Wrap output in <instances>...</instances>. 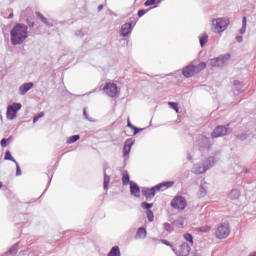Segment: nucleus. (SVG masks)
Here are the masks:
<instances>
[{
	"label": "nucleus",
	"instance_id": "22",
	"mask_svg": "<svg viewBox=\"0 0 256 256\" xmlns=\"http://www.w3.org/2000/svg\"><path fill=\"white\" fill-rule=\"evenodd\" d=\"M199 41H200V46L201 47H205V45H207L208 41H209V35H207V33H202L201 36L199 37Z\"/></svg>",
	"mask_w": 256,
	"mask_h": 256
},
{
	"label": "nucleus",
	"instance_id": "19",
	"mask_svg": "<svg viewBox=\"0 0 256 256\" xmlns=\"http://www.w3.org/2000/svg\"><path fill=\"white\" fill-rule=\"evenodd\" d=\"M147 237V230L144 227L138 228L135 239H145Z\"/></svg>",
	"mask_w": 256,
	"mask_h": 256
},
{
	"label": "nucleus",
	"instance_id": "29",
	"mask_svg": "<svg viewBox=\"0 0 256 256\" xmlns=\"http://www.w3.org/2000/svg\"><path fill=\"white\" fill-rule=\"evenodd\" d=\"M122 183H123V185H129V183H131V177L129 176L128 172H125L123 174Z\"/></svg>",
	"mask_w": 256,
	"mask_h": 256
},
{
	"label": "nucleus",
	"instance_id": "64",
	"mask_svg": "<svg viewBox=\"0 0 256 256\" xmlns=\"http://www.w3.org/2000/svg\"><path fill=\"white\" fill-rule=\"evenodd\" d=\"M51 183V179L49 180V183H48V185Z\"/></svg>",
	"mask_w": 256,
	"mask_h": 256
},
{
	"label": "nucleus",
	"instance_id": "54",
	"mask_svg": "<svg viewBox=\"0 0 256 256\" xmlns=\"http://www.w3.org/2000/svg\"><path fill=\"white\" fill-rule=\"evenodd\" d=\"M234 85L237 86V85H241V82L239 80H235L234 81Z\"/></svg>",
	"mask_w": 256,
	"mask_h": 256
},
{
	"label": "nucleus",
	"instance_id": "1",
	"mask_svg": "<svg viewBox=\"0 0 256 256\" xmlns=\"http://www.w3.org/2000/svg\"><path fill=\"white\" fill-rule=\"evenodd\" d=\"M27 25L25 24H16L10 31V40L12 45H22L25 42V39L29 37L27 32Z\"/></svg>",
	"mask_w": 256,
	"mask_h": 256
},
{
	"label": "nucleus",
	"instance_id": "10",
	"mask_svg": "<svg viewBox=\"0 0 256 256\" xmlns=\"http://www.w3.org/2000/svg\"><path fill=\"white\" fill-rule=\"evenodd\" d=\"M173 185H175L174 182L167 181L157 184L156 186L152 187V189L154 192L159 193V191H167V189H169V187H173Z\"/></svg>",
	"mask_w": 256,
	"mask_h": 256
},
{
	"label": "nucleus",
	"instance_id": "38",
	"mask_svg": "<svg viewBox=\"0 0 256 256\" xmlns=\"http://www.w3.org/2000/svg\"><path fill=\"white\" fill-rule=\"evenodd\" d=\"M164 231L168 233H173V226L170 223H164Z\"/></svg>",
	"mask_w": 256,
	"mask_h": 256
},
{
	"label": "nucleus",
	"instance_id": "32",
	"mask_svg": "<svg viewBox=\"0 0 256 256\" xmlns=\"http://www.w3.org/2000/svg\"><path fill=\"white\" fill-rule=\"evenodd\" d=\"M147 219L150 223H153L155 221V215L151 210H146Z\"/></svg>",
	"mask_w": 256,
	"mask_h": 256
},
{
	"label": "nucleus",
	"instance_id": "39",
	"mask_svg": "<svg viewBox=\"0 0 256 256\" xmlns=\"http://www.w3.org/2000/svg\"><path fill=\"white\" fill-rule=\"evenodd\" d=\"M199 231L201 232V233H209V231H211V226H201L200 228H199Z\"/></svg>",
	"mask_w": 256,
	"mask_h": 256
},
{
	"label": "nucleus",
	"instance_id": "61",
	"mask_svg": "<svg viewBox=\"0 0 256 256\" xmlns=\"http://www.w3.org/2000/svg\"><path fill=\"white\" fill-rule=\"evenodd\" d=\"M1 187H3V182H0V189H1Z\"/></svg>",
	"mask_w": 256,
	"mask_h": 256
},
{
	"label": "nucleus",
	"instance_id": "44",
	"mask_svg": "<svg viewBox=\"0 0 256 256\" xmlns=\"http://www.w3.org/2000/svg\"><path fill=\"white\" fill-rule=\"evenodd\" d=\"M15 165H16V177H21L22 175L21 166H19L18 162H16Z\"/></svg>",
	"mask_w": 256,
	"mask_h": 256
},
{
	"label": "nucleus",
	"instance_id": "18",
	"mask_svg": "<svg viewBox=\"0 0 256 256\" xmlns=\"http://www.w3.org/2000/svg\"><path fill=\"white\" fill-rule=\"evenodd\" d=\"M207 189L208 187L206 183L199 186V190L197 192L198 199H203L204 197H207Z\"/></svg>",
	"mask_w": 256,
	"mask_h": 256
},
{
	"label": "nucleus",
	"instance_id": "26",
	"mask_svg": "<svg viewBox=\"0 0 256 256\" xmlns=\"http://www.w3.org/2000/svg\"><path fill=\"white\" fill-rule=\"evenodd\" d=\"M109 183H111V177L107 175V170L104 169V190L109 189Z\"/></svg>",
	"mask_w": 256,
	"mask_h": 256
},
{
	"label": "nucleus",
	"instance_id": "9",
	"mask_svg": "<svg viewBox=\"0 0 256 256\" xmlns=\"http://www.w3.org/2000/svg\"><path fill=\"white\" fill-rule=\"evenodd\" d=\"M228 129L226 126H217L211 133L212 139H217L219 137H225L227 135Z\"/></svg>",
	"mask_w": 256,
	"mask_h": 256
},
{
	"label": "nucleus",
	"instance_id": "49",
	"mask_svg": "<svg viewBox=\"0 0 256 256\" xmlns=\"http://www.w3.org/2000/svg\"><path fill=\"white\" fill-rule=\"evenodd\" d=\"M174 223L177 227H183V220H177V221H174Z\"/></svg>",
	"mask_w": 256,
	"mask_h": 256
},
{
	"label": "nucleus",
	"instance_id": "59",
	"mask_svg": "<svg viewBox=\"0 0 256 256\" xmlns=\"http://www.w3.org/2000/svg\"><path fill=\"white\" fill-rule=\"evenodd\" d=\"M193 256H201V254H199V253H195Z\"/></svg>",
	"mask_w": 256,
	"mask_h": 256
},
{
	"label": "nucleus",
	"instance_id": "2",
	"mask_svg": "<svg viewBox=\"0 0 256 256\" xmlns=\"http://www.w3.org/2000/svg\"><path fill=\"white\" fill-rule=\"evenodd\" d=\"M215 163H217L215 156H210L202 162L195 164L193 173H195V175H203V173H206L208 169H211Z\"/></svg>",
	"mask_w": 256,
	"mask_h": 256
},
{
	"label": "nucleus",
	"instance_id": "50",
	"mask_svg": "<svg viewBox=\"0 0 256 256\" xmlns=\"http://www.w3.org/2000/svg\"><path fill=\"white\" fill-rule=\"evenodd\" d=\"M8 13H10V14H9V16L7 17V19H13V17H14L13 9H8Z\"/></svg>",
	"mask_w": 256,
	"mask_h": 256
},
{
	"label": "nucleus",
	"instance_id": "11",
	"mask_svg": "<svg viewBox=\"0 0 256 256\" xmlns=\"http://www.w3.org/2000/svg\"><path fill=\"white\" fill-rule=\"evenodd\" d=\"M182 75H184V77H186V78L193 77L194 75H197V70L195 68V65L189 64L188 66L183 68Z\"/></svg>",
	"mask_w": 256,
	"mask_h": 256
},
{
	"label": "nucleus",
	"instance_id": "36",
	"mask_svg": "<svg viewBox=\"0 0 256 256\" xmlns=\"http://www.w3.org/2000/svg\"><path fill=\"white\" fill-rule=\"evenodd\" d=\"M184 239H185V241H187L188 243H191V245H193V235H191L190 233H186V234H184Z\"/></svg>",
	"mask_w": 256,
	"mask_h": 256
},
{
	"label": "nucleus",
	"instance_id": "13",
	"mask_svg": "<svg viewBox=\"0 0 256 256\" xmlns=\"http://www.w3.org/2000/svg\"><path fill=\"white\" fill-rule=\"evenodd\" d=\"M132 32H133V26H131V24L125 23L121 26L120 35L122 37H129V35H131Z\"/></svg>",
	"mask_w": 256,
	"mask_h": 256
},
{
	"label": "nucleus",
	"instance_id": "47",
	"mask_svg": "<svg viewBox=\"0 0 256 256\" xmlns=\"http://www.w3.org/2000/svg\"><path fill=\"white\" fill-rule=\"evenodd\" d=\"M237 138L240 139V141H245V139H247V134L245 133L238 134Z\"/></svg>",
	"mask_w": 256,
	"mask_h": 256
},
{
	"label": "nucleus",
	"instance_id": "15",
	"mask_svg": "<svg viewBox=\"0 0 256 256\" xmlns=\"http://www.w3.org/2000/svg\"><path fill=\"white\" fill-rule=\"evenodd\" d=\"M130 193L134 197H140L141 195V189L139 188V185L133 181L130 182Z\"/></svg>",
	"mask_w": 256,
	"mask_h": 256
},
{
	"label": "nucleus",
	"instance_id": "28",
	"mask_svg": "<svg viewBox=\"0 0 256 256\" xmlns=\"http://www.w3.org/2000/svg\"><path fill=\"white\" fill-rule=\"evenodd\" d=\"M4 160L5 161H12L13 163H17V160H15V158H13V156L11 155V152L9 150H7L5 152Z\"/></svg>",
	"mask_w": 256,
	"mask_h": 256
},
{
	"label": "nucleus",
	"instance_id": "60",
	"mask_svg": "<svg viewBox=\"0 0 256 256\" xmlns=\"http://www.w3.org/2000/svg\"><path fill=\"white\" fill-rule=\"evenodd\" d=\"M111 15H114V17H117V14H115V13H113V12L111 13Z\"/></svg>",
	"mask_w": 256,
	"mask_h": 256
},
{
	"label": "nucleus",
	"instance_id": "42",
	"mask_svg": "<svg viewBox=\"0 0 256 256\" xmlns=\"http://www.w3.org/2000/svg\"><path fill=\"white\" fill-rule=\"evenodd\" d=\"M41 117H45L44 112H40L38 115L34 116L33 123H37V121H39V119H41Z\"/></svg>",
	"mask_w": 256,
	"mask_h": 256
},
{
	"label": "nucleus",
	"instance_id": "20",
	"mask_svg": "<svg viewBox=\"0 0 256 256\" xmlns=\"http://www.w3.org/2000/svg\"><path fill=\"white\" fill-rule=\"evenodd\" d=\"M36 15H37L38 19H40V21H42V23H44V25H47V27H53V23L49 22V20H47V18L45 16H43V14H41V12H36Z\"/></svg>",
	"mask_w": 256,
	"mask_h": 256
},
{
	"label": "nucleus",
	"instance_id": "41",
	"mask_svg": "<svg viewBox=\"0 0 256 256\" xmlns=\"http://www.w3.org/2000/svg\"><path fill=\"white\" fill-rule=\"evenodd\" d=\"M127 24L131 25V27H135V25H137V19L135 17H130Z\"/></svg>",
	"mask_w": 256,
	"mask_h": 256
},
{
	"label": "nucleus",
	"instance_id": "5",
	"mask_svg": "<svg viewBox=\"0 0 256 256\" xmlns=\"http://www.w3.org/2000/svg\"><path fill=\"white\" fill-rule=\"evenodd\" d=\"M231 233L229 223H221L216 229L215 235L217 239H227Z\"/></svg>",
	"mask_w": 256,
	"mask_h": 256
},
{
	"label": "nucleus",
	"instance_id": "37",
	"mask_svg": "<svg viewBox=\"0 0 256 256\" xmlns=\"http://www.w3.org/2000/svg\"><path fill=\"white\" fill-rule=\"evenodd\" d=\"M168 105L171 107V109H174L176 113H179V104L175 102H169Z\"/></svg>",
	"mask_w": 256,
	"mask_h": 256
},
{
	"label": "nucleus",
	"instance_id": "17",
	"mask_svg": "<svg viewBox=\"0 0 256 256\" xmlns=\"http://www.w3.org/2000/svg\"><path fill=\"white\" fill-rule=\"evenodd\" d=\"M155 190L153 188H142V195L144 197H146L147 201H149V199H153V197H155Z\"/></svg>",
	"mask_w": 256,
	"mask_h": 256
},
{
	"label": "nucleus",
	"instance_id": "4",
	"mask_svg": "<svg viewBox=\"0 0 256 256\" xmlns=\"http://www.w3.org/2000/svg\"><path fill=\"white\" fill-rule=\"evenodd\" d=\"M197 141L200 151H208L213 145V140L205 135H198Z\"/></svg>",
	"mask_w": 256,
	"mask_h": 256
},
{
	"label": "nucleus",
	"instance_id": "30",
	"mask_svg": "<svg viewBox=\"0 0 256 256\" xmlns=\"http://www.w3.org/2000/svg\"><path fill=\"white\" fill-rule=\"evenodd\" d=\"M79 139H81V136L73 135L68 138L67 143H68V145H71L72 143H77V141H79Z\"/></svg>",
	"mask_w": 256,
	"mask_h": 256
},
{
	"label": "nucleus",
	"instance_id": "40",
	"mask_svg": "<svg viewBox=\"0 0 256 256\" xmlns=\"http://www.w3.org/2000/svg\"><path fill=\"white\" fill-rule=\"evenodd\" d=\"M11 142V137H9L8 139L7 138H3L1 141H0V145L1 147H7V143Z\"/></svg>",
	"mask_w": 256,
	"mask_h": 256
},
{
	"label": "nucleus",
	"instance_id": "3",
	"mask_svg": "<svg viewBox=\"0 0 256 256\" xmlns=\"http://www.w3.org/2000/svg\"><path fill=\"white\" fill-rule=\"evenodd\" d=\"M229 19L226 17L215 18L212 20V27L217 33H223V31H227V27H229Z\"/></svg>",
	"mask_w": 256,
	"mask_h": 256
},
{
	"label": "nucleus",
	"instance_id": "33",
	"mask_svg": "<svg viewBox=\"0 0 256 256\" xmlns=\"http://www.w3.org/2000/svg\"><path fill=\"white\" fill-rule=\"evenodd\" d=\"M152 207H153V203H147V202L141 203V208L146 209V211H151Z\"/></svg>",
	"mask_w": 256,
	"mask_h": 256
},
{
	"label": "nucleus",
	"instance_id": "16",
	"mask_svg": "<svg viewBox=\"0 0 256 256\" xmlns=\"http://www.w3.org/2000/svg\"><path fill=\"white\" fill-rule=\"evenodd\" d=\"M133 139H127L124 143V148H123V155L124 157H127L129 153H131V148L133 147Z\"/></svg>",
	"mask_w": 256,
	"mask_h": 256
},
{
	"label": "nucleus",
	"instance_id": "7",
	"mask_svg": "<svg viewBox=\"0 0 256 256\" xmlns=\"http://www.w3.org/2000/svg\"><path fill=\"white\" fill-rule=\"evenodd\" d=\"M104 93L108 95V97H117V94L119 93V88H117V84L106 82L105 86L103 87Z\"/></svg>",
	"mask_w": 256,
	"mask_h": 256
},
{
	"label": "nucleus",
	"instance_id": "35",
	"mask_svg": "<svg viewBox=\"0 0 256 256\" xmlns=\"http://www.w3.org/2000/svg\"><path fill=\"white\" fill-rule=\"evenodd\" d=\"M83 115L87 121H90V123H95V120L93 118L89 117V113H87V108H84Z\"/></svg>",
	"mask_w": 256,
	"mask_h": 256
},
{
	"label": "nucleus",
	"instance_id": "24",
	"mask_svg": "<svg viewBox=\"0 0 256 256\" xmlns=\"http://www.w3.org/2000/svg\"><path fill=\"white\" fill-rule=\"evenodd\" d=\"M88 33H89V28H82L75 32V36L79 37L80 39H83V37H85V35H87Z\"/></svg>",
	"mask_w": 256,
	"mask_h": 256
},
{
	"label": "nucleus",
	"instance_id": "62",
	"mask_svg": "<svg viewBox=\"0 0 256 256\" xmlns=\"http://www.w3.org/2000/svg\"><path fill=\"white\" fill-rule=\"evenodd\" d=\"M10 3H15V0H10Z\"/></svg>",
	"mask_w": 256,
	"mask_h": 256
},
{
	"label": "nucleus",
	"instance_id": "55",
	"mask_svg": "<svg viewBox=\"0 0 256 256\" xmlns=\"http://www.w3.org/2000/svg\"><path fill=\"white\" fill-rule=\"evenodd\" d=\"M28 25H29V27H34L35 26V22H30Z\"/></svg>",
	"mask_w": 256,
	"mask_h": 256
},
{
	"label": "nucleus",
	"instance_id": "6",
	"mask_svg": "<svg viewBox=\"0 0 256 256\" xmlns=\"http://www.w3.org/2000/svg\"><path fill=\"white\" fill-rule=\"evenodd\" d=\"M171 207L178 211H185V208L187 207V200H185V197L183 196H176L171 201Z\"/></svg>",
	"mask_w": 256,
	"mask_h": 256
},
{
	"label": "nucleus",
	"instance_id": "21",
	"mask_svg": "<svg viewBox=\"0 0 256 256\" xmlns=\"http://www.w3.org/2000/svg\"><path fill=\"white\" fill-rule=\"evenodd\" d=\"M222 63H223V59H221V57L213 58V59H210L209 61V65L212 67H221Z\"/></svg>",
	"mask_w": 256,
	"mask_h": 256
},
{
	"label": "nucleus",
	"instance_id": "43",
	"mask_svg": "<svg viewBox=\"0 0 256 256\" xmlns=\"http://www.w3.org/2000/svg\"><path fill=\"white\" fill-rule=\"evenodd\" d=\"M6 117H7L8 121H13L15 119V118H11V117H13V111H9V108H7Z\"/></svg>",
	"mask_w": 256,
	"mask_h": 256
},
{
	"label": "nucleus",
	"instance_id": "57",
	"mask_svg": "<svg viewBox=\"0 0 256 256\" xmlns=\"http://www.w3.org/2000/svg\"><path fill=\"white\" fill-rule=\"evenodd\" d=\"M103 9V5L98 6V11H101Z\"/></svg>",
	"mask_w": 256,
	"mask_h": 256
},
{
	"label": "nucleus",
	"instance_id": "58",
	"mask_svg": "<svg viewBox=\"0 0 256 256\" xmlns=\"http://www.w3.org/2000/svg\"><path fill=\"white\" fill-rule=\"evenodd\" d=\"M249 256H256V251H254L253 253H251Z\"/></svg>",
	"mask_w": 256,
	"mask_h": 256
},
{
	"label": "nucleus",
	"instance_id": "51",
	"mask_svg": "<svg viewBox=\"0 0 256 256\" xmlns=\"http://www.w3.org/2000/svg\"><path fill=\"white\" fill-rule=\"evenodd\" d=\"M132 129L134 130V135H137V133H139L140 131H143V129L137 128L135 126Z\"/></svg>",
	"mask_w": 256,
	"mask_h": 256
},
{
	"label": "nucleus",
	"instance_id": "48",
	"mask_svg": "<svg viewBox=\"0 0 256 256\" xmlns=\"http://www.w3.org/2000/svg\"><path fill=\"white\" fill-rule=\"evenodd\" d=\"M145 13H147V11L145 9H141L138 11V17H143V15H145Z\"/></svg>",
	"mask_w": 256,
	"mask_h": 256
},
{
	"label": "nucleus",
	"instance_id": "56",
	"mask_svg": "<svg viewBox=\"0 0 256 256\" xmlns=\"http://www.w3.org/2000/svg\"><path fill=\"white\" fill-rule=\"evenodd\" d=\"M187 159H188V161H191V159H192L191 154H187Z\"/></svg>",
	"mask_w": 256,
	"mask_h": 256
},
{
	"label": "nucleus",
	"instance_id": "14",
	"mask_svg": "<svg viewBox=\"0 0 256 256\" xmlns=\"http://www.w3.org/2000/svg\"><path fill=\"white\" fill-rule=\"evenodd\" d=\"M33 82L24 83L19 87V95H27L33 89Z\"/></svg>",
	"mask_w": 256,
	"mask_h": 256
},
{
	"label": "nucleus",
	"instance_id": "25",
	"mask_svg": "<svg viewBox=\"0 0 256 256\" xmlns=\"http://www.w3.org/2000/svg\"><path fill=\"white\" fill-rule=\"evenodd\" d=\"M107 256H121V249H119V246H114L111 248Z\"/></svg>",
	"mask_w": 256,
	"mask_h": 256
},
{
	"label": "nucleus",
	"instance_id": "63",
	"mask_svg": "<svg viewBox=\"0 0 256 256\" xmlns=\"http://www.w3.org/2000/svg\"><path fill=\"white\" fill-rule=\"evenodd\" d=\"M161 1H163V0H157V3H161Z\"/></svg>",
	"mask_w": 256,
	"mask_h": 256
},
{
	"label": "nucleus",
	"instance_id": "31",
	"mask_svg": "<svg viewBox=\"0 0 256 256\" xmlns=\"http://www.w3.org/2000/svg\"><path fill=\"white\" fill-rule=\"evenodd\" d=\"M206 67H207V63L200 62L197 66H195L196 73H201V71H203V69H205Z\"/></svg>",
	"mask_w": 256,
	"mask_h": 256
},
{
	"label": "nucleus",
	"instance_id": "52",
	"mask_svg": "<svg viewBox=\"0 0 256 256\" xmlns=\"http://www.w3.org/2000/svg\"><path fill=\"white\" fill-rule=\"evenodd\" d=\"M237 43H243V36H236Z\"/></svg>",
	"mask_w": 256,
	"mask_h": 256
},
{
	"label": "nucleus",
	"instance_id": "46",
	"mask_svg": "<svg viewBox=\"0 0 256 256\" xmlns=\"http://www.w3.org/2000/svg\"><path fill=\"white\" fill-rule=\"evenodd\" d=\"M160 241L163 243V245H166L167 247H171V249H173V244H171V242H169L168 240L161 239Z\"/></svg>",
	"mask_w": 256,
	"mask_h": 256
},
{
	"label": "nucleus",
	"instance_id": "12",
	"mask_svg": "<svg viewBox=\"0 0 256 256\" xmlns=\"http://www.w3.org/2000/svg\"><path fill=\"white\" fill-rule=\"evenodd\" d=\"M23 105L21 103L14 102L12 105H8L7 109L9 111H13V115L11 116V119H17V112L21 111V108Z\"/></svg>",
	"mask_w": 256,
	"mask_h": 256
},
{
	"label": "nucleus",
	"instance_id": "34",
	"mask_svg": "<svg viewBox=\"0 0 256 256\" xmlns=\"http://www.w3.org/2000/svg\"><path fill=\"white\" fill-rule=\"evenodd\" d=\"M19 248V243L14 244L8 251L10 255H16L17 254V249Z\"/></svg>",
	"mask_w": 256,
	"mask_h": 256
},
{
	"label": "nucleus",
	"instance_id": "8",
	"mask_svg": "<svg viewBox=\"0 0 256 256\" xmlns=\"http://www.w3.org/2000/svg\"><path fill=\"white\" fill-rule=\"evenodd\" d=\"M173 253L177 256H188L191 253V246L189 243L184 242L177 248H172Z\"/></svg>",
	"mask_w": 256,
	"mask_h": 256
},
{
	"label": "nucleus",
	"instance_id": "23",
	"mask_svg": "<svg viewBox=\"0 0 256 256\" xmlns=\"http://www.w3.org/2000/svg\"><path fill=\"white\" fill-rule=\"evenodd\" d=\"M228 197L232 201H235V199H239V197H241V192H239L237 189H234L228 194Z\"/></svg>",
	"mask_w": 256,
	"mask_h": 256
},
{
	"label": "nucleus",
	"instance_id": "45",
	"mask_svg": "<svg viewBox=\"0 0 256 256\" xmlns=\"http://www.w3.org/2000/svg\"><path fill=\"white\" fill-rule=\"evenodd\" d=\"M155 3H157V0H146V2L144 3V6L150 7V5H155Z\"/></svg>",
	"mask_w": 256,
	"mask_h": 256
},
{
	"label": "nucleus",
	"instance_id": "27",
	"mask_svg": "<svg viewBox=\"0 0 256 256\" xmlns=\"http://www.w3.org/2000/svg\"><path fill=\"white\" fill-rule=\"evenodd\" d=\"M247 31V17L242 18V27L239 31L240 35H245V32Z\"/></svg>",
	"mask_w": 256,
	"mask_h": 256
},
{
	"label": "nucleus",
	"instance_id": "53",
	"mask_svg": "<svg viewBox=\"0 0 256 256\" xmlns=\"http://www.w3.org/2000/svg\"><path fill=\"white\" fill-rule=\"evenodd\" d=\"M127 127H129L130 129H135V126L131 124V121H129V119H128Z\"/></svg>",
	"mask_w": 256,
	"mask_h": 256
}]
</instances>
